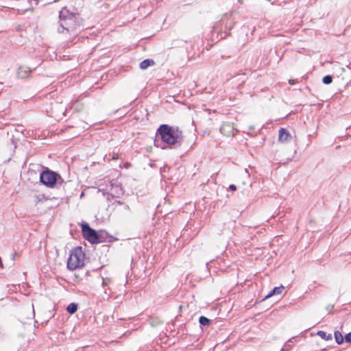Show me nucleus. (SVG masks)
Here are the masks:
<instances>
[{
  "label": "nucleus",
  "mask_w": 351,
  "mask_h": 351,
  "mask_svg": "<svg viewBox=\"0 0 351 351\" xmlns=\"http://www.w3.org/2000/svg\"><path fill=\"white\" fill-rule=\"evenodd\" d=\"M162 142L169 146H180L183 141L182 132L178 128L166 124L160 125L157 130Z\"/></svg>",
  "instance_id": "nucleus-2"
},
{
  "label": "nucleus",
  "mask_w": 351,
  "mask_h": 351,
  "mask_svg": "<svg viewBox=\"0 0 351 351\" xmlns=\"http://www.w3.org/2000/svg\"><path fill=\"white\" fill-rule=\"evenodd\" d=\"M43 199H44V194L35 195L33 197V203L34 204L35 206H37L38 204L43 203Z\"/></svg>",
  "instance_id": "nucleus-15"
},
{
  "label": "nucleus",
  "mask_w": 351,
  "mask_h": 351,
  "mask_svg": "<svg viewBox=\"0 0 351 351\" xmlns=\"http://www.w3.org/2000/svg\"><path fill=\"white\" fill-rule=\"evenodd\" d=\"M296 82H297V80H289V84L291 85L294 84Z\"/></svg>",
  "instance_id": "nucleus-23"
},
{
  "label": "nucleus",
  "mask_w": 351,
  "mask_h": 351,
  "mask_svg": "<svg viewBox=\"0 0 351 351\" xmlns=\"http://www.w3.org/2000/svg\"><path fill=\"white\" fill-rule=\"evenodd\" d=\"M125 208H126V209H129V208H130L129 206H128V205H127V206H125Z\"/></svg>",
  "instance_id": "nucleus-28"
},
{
  "label": "nucleus",
  "mask_w": 351,
  "mask_h": 351,
  "mask_svg": "<svg viewBox=\"0 0 351 351\" xmlns=\"http://www.w3.org/2000/svg\"><path fill=\"white\" fill-rule=\"evenodd\" d=\"M30 70L28 67L21 66L17 71V75L19 78L24 79L29 76Z\"/></svg>",
  "instance_id": "nucleus-9"
},
{
  "label": "nucleus",
  "mask_w": 351,
  "mask_h": 351,
  "mask_svg": "<svg viewBox=\"0 0 351 351\" xmlns=\"http://www.w3.org/2000/svg\"><path fill=\"white\" fill-rule=\"evenodd\" d=\"M3 266V263H2V261H1V258L0 257V268H2Z\"/></svg>",
  "instance_id": "nucleus-24"
},
{
  "label": "nucleus",
  "mask_w": 351,
  "mask_h": 351,
  "mask_svg": "<svg viewBox=\"0 0 351 351\" xmlns=\"http://www.w3.org/2000/svg\"><path fill=\"white\" fill-rule=\"evenodd\" d=\"M229 189L232 191H236L237 186L234 184H230Z\"/></svg>",
  "instance_id": "nucleus-22"
},
{
  "label": "nucleus",
  "mask_w": 351,
  "mask_h": 351,
  "mask_svg": "<svg viewBox=\"0 0 351 351\" xmlns=\"http://www.w3.org/2000/svg\"><path fill=\"white\" fill-rule=\"evenodd\" d=\"M292 136L286 128H280L278 133V141L281 143L291 141Z\"/></svg>",
  "instance_id": "nucleus-7"
},
{
  "label": "nucleus",
  "mask_w": 351,
  "mask_h": 351,
  "mask_svg": "<svg viewBox=\"0 0 351 351\" xmlns=\"http://www.w3.org/2000/svg\"><path fill=\"white\" fill-rule=\"evenodd\" d=\"M117 203H118L119 204H122V202H120V201H118V202H117Z\"/></svg>",
  "instance_id": "nucleus-27"
},
{
  "label": "nucleus",
  "mask_w": 351,
  "mask_h": 351,
  "mask_svg": "<svg viewBox=\"0 0 351 351\" xmlns=\"http://www.w3.org/2000/svg\"><path fill=\"white\" fill-rule=\"evenodd\" d=\"M64 182L62 176L57 172L45 167V186L49 188L60 187Z\"/></svg>",
  "instance_id": "nucleus-4"
},
{
  "label": "nucleus",
  "mask_w": 351,
  "mask_h": 351,
  "mask_svg": "<svg viewBox=\"0 0 351 351\" xmlns=\"http://www.w3.org/2000/svg\"><path fill=\"white\" fill-rule=\"evenodd\" d=\"M284 289L285 287L283 286L275 287L265 296V299L269 298L274 295H280Z\"/></svg>",
  "instance_id": "nucleus-10"
},
{
  "label": "nucleus",
  "mask_w": 351,
  "mask_h": 351,
  "mask_svg": "<svg viewBox=\"0 0 351 351\" xmlns=\"http://www.w3.org/2000/svg\"><path fill=\"white\" fill-rule=\"evenodd\" d=\"M245 173H246L247 174H248V175H249V172H248L247 169H245Z\"/></svg>",
  "instance_id": "nucleus-25"
},
{
  "label": "nucleus",
  "mask_w": 351,
  "mask_h": 351,
  "mask_svg": "<svg viewBox=\"0 0 351 351\" xmlns=\"http://www.w3.org/2000/svg\"><path fill=\"white\" fill-rule=\"evenodd\" d=\"M334 336H335V341L337 342V344L340 345V344L343 343V342L345 339V337L343 338L341 332H339L338 330L335 331L334 333Z\"/></svg>",
  "instance_id": "nucleus-12"
},
{
  "label": "nucleus",
  "mask_w": 351,
  "mask_h": 351,
  "mask_svg": "<svg viewBox=\"0 0 351 351\" xmlns=\"http://www.w3.org/2000/svg\"><path fill=\"white\" fill-rule=\"evenodd\" d=\"M220 131L222 134L226 135H234V129L228 123H224L221 126Z\"/></svg>",
  "instance_id": "nucleus-8"
},
{
  "label": "nucleus",
  "mask_w": 351,
  "mask_h": 351,
  "mask_svg": "<svg viewBox=\"0 0 351 351\" xmlns=\"http://www.w3.org/2000/svg\"><path fill=\"white\" fill-rule=\"evenodd\" d=\"M317 335L319 337H320L322 339L327 340V341L332 340V336L331 334L327 335L326 332L323 330L318 331Z\"/></svg>",
  "instance_id": "nucleus-13"
},
{
  "label": "nucleus",
  "mask_w": 351,
  "mask_h": 351,
  "mask_svg": "<svg viewBox=\"0 0 351 351\" xmlns=\"http://www.w3.org/2000/svg\"><path fill=\"white\" fill-rule=\"evenodd\" d=\"M40 182L44 184V169L40 171L39 173Z\"/></svg>",
  "instance_id": "nucleus-19"
},
{
  "label": "nucleus",
  "mask_w": 351,
  "mask_h": 351,
  "mask_svg": "<svg viewBox=\"0 0 351 351\" xmlns=\"http://www.w3.org/2000/svg\"><path fill=\"white\" fill-rule=\"evenodd\" d=\"M154 64V60H150V59H146L140 63V68L141 69H146L147 67L153 65Z\"/></svg>",
  "instance_id": "nucleus-11"
},
{
  "label": "nucleus",
  "mask_w": 351,
  "mask_h": 351,
  "mask_svg": "<svg viewBox=\"0 0 351 351\" xmlns=\"http://www.w3.org/2000/svg\"><path fill=\"white\" fill-rule=\"evenodd\" d=\"M82 232L84 237L90 243L95 244L101 242L98 234L90 227L88 223H84L82 224Z\"/></svg>",
  "instance_id": "nucleus-5"
},
{
  "label": "nucleus",
  "mask_w": 351,
  "mask_h": 351,
  "mask_svg": "<svg viewBox=\"0 0 351 351\" xmlns=\"http://www.w3.org/2000/svg\"><path fill=\"white\" fill-rule=\"evenodd\" d=\"M269 1H271L272 3H274L275 2V0H268Z\"/></svg>",
  "instance_id": "nucleus-26"
},
{
  "label": "nucleus",
  "mask_w": 351,
  "mask_h": 351,
  "mask_svg": "<svg viewBox=\"0 0 351 351\" xmlns=\"http://www.w3.org/2000/svg\"><path fill=\"white\" fill-rule=\"evenodd\" d=\"M59 33L75 35L80 30L81 24L78 15L70 13L68 10L64 8L59 12Z\"/></svg>",
  "instance_id": "nucleus-1"
},
{
  "label": "nucleus",
  "mask_w": 351,
  "mask_h": 351,
  "mask_svg": "<svg viewBox=\"0 0 351 351\" xmlns=\"http://www.w3.org/2000/svg\"><path fill=\"white\" fill-rule=\"evenodd\" d=\"M199 324L202 326H207L210 323V319L204 316H201L199 319Z\"/></svg>",
  "instance_id": "nucleus-16"
},
{
  "label": "nucleus",
  "mask_w": 351,
  "mask_h": 351,
  "mask_svg": "<svg viewBox=\"0 0 351 351\" xmlns=\"http://www.w3.org/2000/svg\"><path fill=\"white\" fill-rule=\"evenodd\" d=\"M85 253L82 247H76L71 251L67 261V267L69 270L73 271L84 266Z\"/></svg>",
  "instance_id": "nucleus-3"
},
{
  "label": "nucleus",
  "mask_w": 351,
  "mask_h": 351,
  "mask_svg": "<svg viewBox=\"0 0 351 351\" xmlns=\"http://www.w3.org/2000/svg\"><path fill=\"white\" fill-rule=\"evenodd\" d=\"M99 191H103L104 194H107L108 199L109 200V196L112 197H119L121 195H123V189L122 188L117 184H113L111 182H108L106 184V188L99 189Z\"/></svg>",
  "instance_id": "nucleus-6"
},
{
  "label": "nucleus",
  "mask_w": 351,
  "mask_h": 351,
  "mask_svg": "<svg viewBox=\"0 0 351 351\" xmlns=\"http://www.w3.org/2000/svg\"><path fill=\"white\" fill-rule=\"evenodd\" d=\"M111 282V280L110 278H103L102 280V286L104 287H107L110 283Z\"/></svg>",
  "instance_id": "nucleus-18"
},
{
  "label": "nucleus",
  "mask_w": 351,
  "mask_h": 351,
  "mask_svg": "<svg viewBox=\"0 0 351 351\" xmlns=\"http://www.w3.org/2000/svg\"><path fill=\"white\" fill-rule=\"evenodd\" d=\"M322 82L325 84H330L332 82V77L330 75H326L323 77Z\"/></svg>",
  "instance_id": "nucleus-17"
},
{
  "label": "nucleus",
  "mask_w": 351,
  "mask_h": 351,
  "mask_svg": "<svg viewBox=\"0 0 351 351\" xmlns=\"http://www.w3.org/2000/svg\"><path fill=\"white\" fill-rule=\"evenodd\" d=\"M345 341L347 343H351V332L348 333L346 336H345Z\"/></svg>",
  "instance_id": "nucleus-20"
},
{
  "label": "nucleus",
  "mask_w": 351,
  "mask_h": 351,
  "mask_svg": "<svg viewBox=\"0 0 351 351\" xmlns=\"http://www.w3.org/2000/svg\"><path fill=\"white\" fill-rule=\"evenodd\" d=\"M28 174L31 176H33L34 175L36 177V173L32 170H29L28 171Z\"/></svg>",
  "instance_id": "nucleus-21"
},
{
  "label": "nucleus",
  "mask_w": 351,
  "mask_h": 351,
  "mask_svg": "<svg viewBox=\"0 0 351 351\" xmlns=\"http://www.w3.org/2000/svg\"><path fill=\"white\" fill-rule=\"evenodd\" d=\"M77 310V304L75 303H71L67 307L66 311L70 314L75 313Z\"/></svg>",
  "instance_id": "nucleus-14"
}]
</instances>
